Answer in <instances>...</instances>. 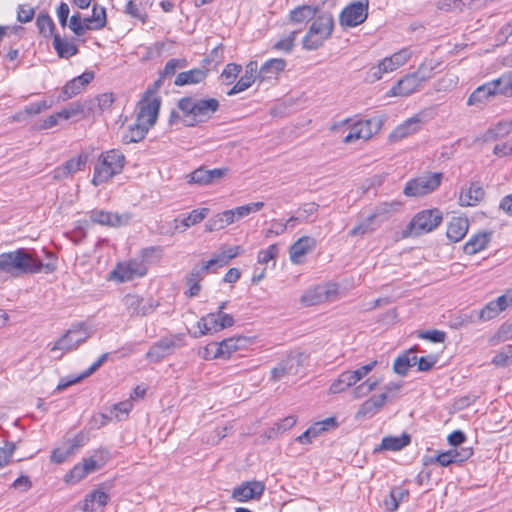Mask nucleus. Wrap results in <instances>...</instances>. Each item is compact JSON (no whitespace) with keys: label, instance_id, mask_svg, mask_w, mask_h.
Wrapping results in <instances>:
<instances>
[{"label":"nucleus","instance_id":"obj_59","mask_svg":"<svg viewBox=\"0 0 512 512\" xmlns=\"http://www.w3.org/2000/svg\"><path fill=\"white\" fill-rule=\"evenodd\" d=\"M69 28L75 35L81 36L86 30H90V25L87 22H84L80 13H76L72 15L69 20Z\"/></svg>","mask_w":512,"mask_h":512},{"label":"nucleus","instance_id":"obj_54","mask_svg":"<svg viewBox=\"0 0 512 512\" xmlns=\"http://www.w3.org/2000/svg\"><path fill=\"white\" fill-rule=\"evenodd\" d=\"M82 90H84V88L80 85V82L73 78L62 88L58 99L60 101H67L68 99L78 95Z\"/></svg>","mask_w":512,"mask_h":512},{"label":"nucleus","instance_id":"obj_9","mask_svg":"<svg viewBox=\"0 0 512 512\" xmlns=\"http://www.w3.org/2000/svg\"><path fill=\"white\" fill-rule=\"evenodd\" d=\"M368 7V0L347 5L339 16L341 26L355 27L362 24L368 17Z\"/></svg>","mask_w":512,"mask_h":512},{"label":"nucleus","instance_id":"obj_5","mask_svg":"<svg viewBox=\"0 0 512 512\" xmlns=\"http://www.w3.org/2000/svg\"><path fill=\"white\" fill-rule=\"evenodd\" d=\"M442 212L438 209L418 212L403 230V237L420 236L433 231L442 222Z\"/></svg>","mask_w":512,"mask_h":512},{"label":"nucleus","instance_id":"obj_53","mask_svg":"<svg viewBox=\"0 0 512 512\" xmlns=\"http://www.w3.org/2000/svg\"><path fill=\"white\" fill-rule=\"evenodd\" d=\"M378 227V224L374 221V219L368 215L365 220L355 226L353 229L349 231V235L352 237L365 235L368 233L374 232Z\"/></svg>","mask_w":512,"mask_h":512},{"label":"nucleus","instance_id":"obj_27","mask_svg":"<svg viewBox=\"0 0 512 512\" xmlns=\"http://www.w3.org/2000/svg\"><path fill=\"white\" fill-rule=\"evenodd\" d=\"M484 195V189L480 184L471 183L467 189L461 191L459 203L461 206H475L483 199Z\"/></svg>","mask_w":512,"mask_h":512},{"label":"nucleus","instance_id":"obj_14","mask_svg":"<svg viewBox=\"0 0 512 512\" xmlns=\"http://www.w3.org/2000/svg\"><path fill=\"white\" fill-rule=\"evenodd\" d=\"M512 305V292L499 296L496 300L487 303L481 310L477 311L478 321L485 322L494 319L502 311Z\"/></svg>","mask_w":512,"mask_h":512},{"label":"nucleus","instance_id":"obj_25","mask_svg":"<svg viewBox=\"0 0 512 512\" xmlns=\"http://www.w3.org/2000/svg\"><path fill=\"white\" fill-rule=\"evenodd\" d=\"M99 469L97 461L93 458L83 459L82 463L76 464L69 474L66 475V482L77 483L89 473Z\"/></svg>","mask_w":512,"mask_h":512},{"label":"nucleus","instance_id":"obj_46","mask_svg":"<svg viewBox=\"0 0 512 512\" xmlns=\"http://www.w3.org/2000/svg\"><path fill=\"white\" fill-rule=\"evenodd\" d=\"M213 267H216L215 261H212V259L202 262L201 264H196L190 273L186 277V282H196L199 283L203 280V278L206 276V274L212 269Z\"/></svg>","mask_w":512,"mask_h":512},{"label":"nucleus","instance_id":"obj_41","mask_svg":"<svg viewBox=\"0 0 512 512\" xmlns=\"http://www.w3.org/2000/svg\"><path fill=\"white\" fill-rule=\"evenodd\" d=\"M408 495L409 492L407 489L402 487H393L389 495L384 499V506L386 511L395 512L398 509L399 504Z\"/></svg>","mask_w":512,"mask_h":512},{"label":"nucleus","instance_id":"obj_15","mask_svg":"<svg viewBox=\"0 0 512 512\" xmlns=\"http://www.w3.org/2000/svg\"><path fill=\"white\" fill-rule=\"evenodd\" d=\"M472 455V447H462L460 449L453 448L438 454L434 458H430L429 462H436L442 467H447L451 464L462 463L468 460Z\"/></svg>","mask_w":512,"mask_h":512},{"label":"nucleus","instance_id":"obj_31","mask_svg":"<svg viewBox=\"0 0 512 512\" xmlns=\"http://www.w3.org/2000/svg\"><path fill=\"white\" fill-rule=\"evenodd\" d=\"M286 67V61L281 58H273L266 61L259 69L258 77L259 80L265 81L276 77Z\"/></svg>","mask_w":512,"mask_h":512},{"label":"nucleus","instance_id":"obj_35","mask_svg":"<svg viewBox=\"0 0 512 512\" xmlns=\"http://www.w3.org/2000/svg\"><path fill=\"white\" fill-rule=\"evenodd\" d=\"M411 441V437L407 433H403L400 436H386L382 439L381 444L378 450H389V451H398L402 448L409 445Z\"/></svg>","mask_w":512,"mask_h":512},{"label":"nucleus","instance_id":"obj_11","mask_svg":"<svg viewBox=\"0 0 512 512\" xmlns=\"http://www.w3.org/2000/svg\"><path fill=\"white\" fill-rule=\"evenodd\" d=\"M122 301L131 317L147 316L158 306V302L153 298L144 299L137 294H127L124 296Z\"/></svg>","mask_w":512,"mask_h":512},{"label":"nucleus","instance_id":"obj_40","mask_svg":"<svg viewBox=\"0 0 512 512\" xmlns=\"http://www.w3.org/2000/svg\"><path fill=\"white\" fill-rule=\"evenodd\" d=\"M53 47L60 58H69L78 53V47L66 39H62L59 34L53 37Z\"/></svg>","mask_w":512,"mask_h":512},{"label":"nucleus","instance_id":"obj_3","mask_svg":"<svg viewBox=\"0 0 512 512\" xmlns=\"http://www.w3.org/2000/svg\"><path fill=\"white\" fill-rule=\"evenodd\" d=\"M334 29V19L330 12L321 11L313 18L308 32L303 37V47L307 50H316L323 45Z\"/></svg>","mask_w":512,"mask_h":512},{"label":"nucleus","instance_id":"obj_58","mask_svg":"<svg viewBox=\"0 0 512 512\" xmlns=\"http://www.w3.org/2000/svg\"><path fill=\"white\" fill-rule=\"evenodd\" d=\"M241 71V65L236 63H229L223 69L220 77L222 78L224 84L230 85L236 80Z\"/></svg>","mask_w":512,"mask_h":512},{"label":"nucleus","instance_id":"obj_26","mask_svg":"<svg viewBox=\"0 0 512 512\" xmlns=\"http://www.w3.org/2000/svg\"><path fill=\"white\" fill-rule=\"evenodd\" d=\"M469 221L466 217L454 216L448 223L446 235L452 242H459L467 234Z\"/></svg>","mask_w":512,"mask_h":512},{"label":"nucleus","instance_id":"obj_24","mask_svg":"<svg viewBox=\"0 0 512 512\" xmlns=\"http://www.w3.org/2000/svg\"><path fill=\"white\" fill-rule=\"evenodd\" d=\"M176 347H178V344L175 338L165 337L151 346L146 357L153 362H158L170 354Z\"/></svg>","mask_w":512,"mask_h":512},{"label":"nucleus","instance_id":"obj_51","mask_svg":"<svg viewBox=\"0 0 512 512\" xmlns=\"http://www.w3.org/2000/svg\"><path fill=\"white\" fill-rule=\"evenodd\" d=\"M214 325V318L213 315L208 313L207 315L201 317L199 321L197 322V328L198 331H195L193 333L194 338H199L201 336L207 335V334H214L215 329H213Z\"/></svg>","mask_w":512,"mask_h":512},{"label":"nucleus","instance_id":"obj_2","mask_svg":"<svg viewBox=\"0 0 512 512\" xmlns=\"http://www.w3.org/2000/svg\"><path fill=\"white\" fill-rule=\"evenodd\" d=\"M177 106L183 113L184 125L194 127L211 119L218 111L220 103L216 98L185 96L178 100Z\"/></svg>","mask_w":512,"mask_h":512},{"label":"nucleus","instance_id":"obj_45","mask_svg":"<svg viewBox=\"0 0 512 512\" xmlns=\"http://www.w3.org/2000/svg\"><path fill=\"white\" fill-rule=\"evenodd\" d=\"M512 130V121H500L484 134L485 141H492L508 135Z\"/></svg>","mask_w":512,"mask_h":512},{"label":"nucleus","instance_id":"obj_17","mask_svg":"<svg viewBox=\"0 0 512 512\" xmlns=\"http://www.w3.org/2000/svg\"><path fill=\"white\" fill-rule=\"evenodd\" d=\"M94 113V100H84L70 103L67 107L58 112L61 119L68 120L80 116L86 118Z\"/></svg>","mask_w":512,"mask_h":512},{"label":"nucleus","instance_id":"obj_1","mask_svg":"<svg viewBox=\"0 0 512 512\" xmlns=\"http://www.w3.org/2000/svg\"><path fill=\"white\" fill-rule=\"evenodd\" d=\"M51 260L43 263L35 251L26 248H18L14 251L0 254V272L13 278L27 274H36L43 271L46 274L53 273L57 269L56 258L50 254Z\"/></svg>","mask_w":512,"mask_h":512},{"label":"nucleus","instance_id":"obj_37","mask_svg":"<svg viewBox=\"0 0 512 512\" xmlns=\"http://www.w3.org/2000/svg\"><path fill=\"white\" fill-rule=\"evenodd\" d=\"M108 501L109 495L106 492L94 490L86 495L82 509L84 512H94L96 504L100 507H104L107 505Z\"/></svg>","mask_w":512,"mask_h":512},{"label":"nucleus","instance_id":"obj_56","mask_svg":"<svg viewBox=\"0 0 512 512\" xmlns=\"http://www.w3.org/2000/svg\"><path fill=\"white\" fill-rule=\"evenodd\" d=\"M214 318L213 329H215V333L219 332L225 328H229L234 324V318L232 315L224 313L222 311H216L210 313Z\"/></svg>","mask_w":512,"mask_h":512},{"label":"nucleus","instance_id":"obj_4","mask_svg":"<svg viewBox=\"0 0 512 512\" xmlns=\"http://www.w3.org/2000/svg\"><path fill=\"white\" fill-rule=\"evenodd\" d=\"M125 161L124 154L117 149L103 152L95 164L92 184L98 186L107 182L113 176L120 174L124 168Z\"/></svg>","mask_w":512,"mask_h":512},{"label":"nucleus","instance_id":"obj_6","mask_svg":"<svg viewBox=\"0 0 512 512\" xmlns=\"http://www.w3.org/2000/svg\"><path fill=\"white\" fill-rule=\"evenodd\" d=\"M308 356L300 351H291L283 358L277 366L272 368L271 380L277 382L285 376H295L300 373Z\"/></svg>","mask_w":512,"mask_h":512},{"label":"nucleus","instance_id":"obj_42","mask_svg":"<svg viewBox=\"0 0 512 512\" xmlns=\"http://www.w3.org/2000/svg\"><path fill=\"white\" fill-rule=\"evenodd\" d=\"M494 93L512 97V73H505L499 78L490 81Z\"/></svg>","mask_w":512,"mask_h":512},{"label":"nucleus","instance_id":"obj_23","mask_svg":"<svg viewBox=\"0 0 512 512\" xmlns=\"http://www.w3.org/2000/svg\"><path fill=\"white\" fill-rule=\"evenodd\" d=\"M420 86L421 82L417 76L414 73H410L398 80L389 93L391 96H408L417 91Z\"/></svg>","mask_w":512,"mask_h":512},{"label":"nucleus","instance_id":"obj_48","mask_svg":"<svg viewBox=\"0 0 512 512\" xmlns=\"http://www.w3.org/2000/svg\"><path fill=\"white\" fill-rule=\"evenodd\" d=\"M242 249L240 246H230L225 250H222L220 253L213 254L211 259L215 261L216 267H223L228 262L237 257L241 253Z\"/></svg>","mask_w":512,"mask_h":512},{"label":"nucleus","instance_id":"obj_49","mask_svg":"<svg viewBox=\"0 0 512 512\" xmlns=\"http://www.w3.org/2000/svg\"><path fill=\"white\" fill-rule=\"evenodd\" d=\"M412 56V52L408 48H403L389 57H385V63L391 68V71L398 69L404 65Z\"/></svg>","mask_w":512,"mask_h":512},{"label":"nucleus","instance_id":"obj_28","mask_svg":"<svg viewBox=\"0 0 512 512\" xmlns=\"http://www.w3.org/2000/svg\"><path fill=\"white\" fill-rule=\"evenodd\" d=\"M319 13V6L300 5L289 13V21L294 24H304Z\"/></svg>","mask_w":512,"mask_h":512},{"label":"nucleus","instance_id":"obj_22","mask_svg":"<svg viewBox=\"0 0 512 512\" xmlns=\"http://www.w3.org/2000/svg\"><path fill=\"white\" fill-rule=\"evenodd\" d=\"M90 219L94 223L118 227L127 224L130 217L128 215H120L103 210H93L90 213Z\"/></svg>","mask_w":512,"mask_h":512},{"label":"nucleus","instance_id":"obj_10","mask_svg":"<svg viewBox=\"0 0 512 512\" xmlns=\"http://www.w3.org/2000/svg\"><path fill=\"white\" fill-rule=\"evenodd\" d=\"M147 273V266L143 260L131 259L126 262L118 263L111 275L119 282L131 281L138 277H143Z\"/></svg>","mask_w":512,"mask_h":512},{"label":"nucleus","instance_id":"obj_47","mask_svg":"<svg viewBox=\"0 0 512 512\" xmlns=\"http://www.w3.org/2000/svg\"><path fill=\"white\" fill-rule=\"evenodd\" d=\"M84 22L90 25V30H99L106 25V11L104 7L93 5L91 17L84 18Z\"/></svg>","mask_w":512,"mask_h":512},{"label":"nucleus","instance_id":"obj_34","mask_svg":"<svg viewBox=\"0 0 512 512\" xmlns=\"http://www.w3.org/2000/svg\"><path fill=\"white\" fill-rule=\"evenodd\" d=\"M233 223V213L232 211L225 210L221 213H218L208 219L205 223V231L206 232H214L224 229L226 226Z\"/></svg>","mask_w":512,"mask_h":512},{"label":"nucleus","instance_id":"obj_52","mask_svg":"<svg viewBox=\"0 0 512 512\" xmlns=\"http://www.w3.org/2000/svg\"><path fill=\"white\" fill-rule=\"evenodd\" d=\"M439 63L435 60H426L420 64L417 71L413 72L421 84L433 76V71L437 68Z\"/></svg>","mask_w":512,"mask_h":512},{"label":"nucleus","instance_id":"obj_60","mask_svg":"<svg viewBox=\"0 0 512 512\" xmlns=\"http://www.w3.org/2000/svg\"><path fill=\"white\" fill-rule=\"evenodd\" d=\"M299 33L298 30L291 32L286 37L278 40L274 45L273 49L278 51H284L286 53H289L293 50L294 42L296 39V35Z\"/></svg>","mask_w":512,"mask_h":512},{"label":"nucleus","instance_id":"obj_63","mask_svg":"<svg viewBox=\"0 0 512 512\" xmlns=\"http://www.w3.org/2000/svg\"><path fill=\"white\" fill-rule=\"evenodd\" d=\"M190 183H195L199 185H208L210 183L209 178V170L205 169L204 167H200L196 170H194L190 175Z\"/></svg>","mask_w":512,"mask_h":512},{"label":"nucleus","instance_id":"obj_61","mask_svg":"<svg viewBox=\"0 0 512 512\" xmlns=\"http://www.w3.org/2000/svg\"><path fill=\"white\" fill-rule=\"evenodd\" d=\"M322 432H324V428L319 425V423H315L313 426L309 427L304 433L297 437V441L302 444L311 443L312 440L318 437Z\"/></svg>","mask_w":512,"mask_h":512},{"label":"nucleus","instance_id":"obj_16","mask_svg":"<svg viewBox=\"0 0 512 512\" xmlns=\"http://www.w3.org/2000/svg\"><path fill=\"white\" fill-rule=\"evenodd\" d=\"M336 293L335 290H331L326 285H317L313 288L308 289L302 296H301V303L304 306H314L319 305L321 303H324L328 301L331 297V295H334Z\"/></svg>","mask_w":512,"mask_h":512},{"label":"nucleus","instance_id":"obj_12","mask_svg":"<svg viewBox=\"0 0 512 512\" xmlns=\"http://www.w3.org/2000/svg\"><path fill=\"white\" fill-rule=\"evenodd\" d=\"M160 106V97H150L144 94L137 105L136 120L151 128L157 120Z\"/></svg>","mask_w":512,"mask_h":512},{"label":"nucleus","instance_id":"obj_33","mask_svg":"<svg viewBox=\"0 0 512 512\" xmlns=\"http://www.w3.org/2000/svg\"><path fill=\"white\" fill-rule=\"evenodd\" d=\"M490 241V233L480 232L469 238L463 246V251L467 255H474L484 250Z\"/></svg>","mask_w":512,"mask_h":512},{"label":"nucleus","instance_id":"obj_39","mask_svg":"<svg viewBox=\"0 0 512 512\" xmlns=\"http://www.w3.org/2000/svg\"><path fill=\"white\" fill-rule=\"evenodd\" d=\"M494 90L490 81L477 87L468 97L467 105H481L489 100L490 97L495 96Z\"/></svg>","mask_w":512,"mask_h":512},{"label":"nucleus","instance_id":"obj_18","mask_svg":"<svg viewBox=\"0 0 512 512\" xmlns=\"http://www.w3.org/2000/svg\"><path fill=\"white\" fill-rule=\"evenodd\" d=\"M258 64L256 61H250L245 67V73L227 92L228 96H233L250 88L258 77Z\"/></svg>","mask_w":512,"mask_h":512},{"label":"nucleus","instance_id":"obj_8","mask_svg":"<svg viewBox=\"0 0 512 512\" xmlns=\"http://www.w3.org/2000/svg\"><path fill=\"white\" fill-rule=\"evenodd\" d=\"M442 180V173H427L406 183L403 193L408 197L424 196L436 190Z\"/></svg>","mask_w":512,"mask_h":512},{"label":"nucleus","instance_id":"obj_36","mask_svg":"<svg viewBox=\"0 0 512 512\" xmlns=\"http://www.w3.org/2000/svg\"><path fill=\"white\" fill-rule=\"evenodd\" d=\"M149 129L150 127L136 120V123L130 125L123 133L122 142L124 144L137 143L145 138Z\"/></svg>","mask_w":512,"mask_h":512},{"label":"nucleus","instance_id":"obj_50","mask_svg":"<svg viewBox=\"0 0 512 512\" xmlns=\"http://www.w3.org/2000/svg\"><path fill=\"white\" fill-rule=\"evenodd\" d=\"M36 26L43 37H54L55 24L48 14H40L36 19Z\"/></svg>","mask_w":512,"mask_h":512},{"label":"nucleus","instance_id":"obj_7","mask_svg":"<svg viewBox=\"0 0 512 512\" xmlns=\"http://www.w3.org/2000/svg\"><path fill=\"white\" fill-rule=\"evenodd\" d=\"M90 336L91 332L83 322L76 323L72 325L71 328L67 330L66 333L54 343V345L51 347V351L75 350L79 347V345L86 342Z\"/></svg>","mask_w":512,"mask_h":512},{"label":"nucleus","instance_id":"obj_57","mask_svg":"<svg viewBox=\"0 0 512 512\" xmlns=\"http://www.w3.org/2000/svg\"><path fill=\"white\" fill-rule=\"evenodd\" d=\"M497 367H507L512 364V345L503 347L492 359Z\"/></svg>","mask_w":512,"mask_h":512},{"label":"nucleus","instance_id":"obj_29","mask_svg":"<svg viewBox=\"0 0 512 512\" xmlns=\"http://www.w3.org/2000/svg\"><path fill=\"white\" fill-rule=\"evenodd\" d=\"M208 69L195 68L189 71L180 72L174 81L176 86H184L189 84H198L206 79Z\"/></svg>","mask_w":512,"mask_h":512},{"label":"nucleus","instance_id":"obj_43","mask_svg":"<svg viewBox=\"0 0 512 512\" xmlns=\"http://www.w3.org/2000/svg\"><path fill=\"white\" fill-rule=\"evenodd\" d=\"M357 383L355 377L352 374V371H344L342 372L339 377L330 385V392L332 394H338L349 387L355 385Z\"/></svg>","mask_w":512,"mask_h":512},{"label":"nucleus","instance_id":"obj_32","mask_svg":"<svg viewBox=\"0 0 512 512\" xmlns=\"http://www.w3.org/2000/svg\"><path fill=\"white\" fill-rule=\"evenodd\" d=\"M415 348H410L405 353L399 355L393 363V371L400 375L405 376L410 367L416 365Z\"/></svg>","mask_w":512,"mask_h":512},{"label":"nucleus","instance_id":"obj_64","mask_svg":"<svg viewBox=\"0 0 512 512\" xmlns=\"http://www.w3.org/2000/svg\"><path fill=\"white\" fill-rule=\"evenodd\" d=\"M224 45L220 43L217 45L212 51L209 53V55L204 58L203 62L207 65H210L214 63L215 65H219L224 60Z\"/></svg>","mask_w":512,"mask_h":512},{"label":"nucleus","instance_id":"obj_13","mask_svg":"<svg viewBox=\"0 0 512 512\" xmlns=\"http://www.w3.org/2000/svg\"><path fill=\"white\" fill-rule=\"evenodd\" d=\"M265 491V485L261 481H246L236 486L231 497L238 502H247L253 499H260Z\"/></svg>","mask_w":512,"mask_h":512},{"label":"nucleus","instance_id":"obj_20","mask_svg":"<svg viewBox=\"0 0 512 512\" xmlns=\"http://www.w3.org/2000/svg\"><path fill=\"white\" fill-rule=\"evenodd\" d=\"M87 162L86 155H78L66 161L63 165L58 166L53 171V178L55 180H62L68 178L72 174L83 169Z\"/></svg>","mask_w":512,"mask_h":512},{"label":"nucleus","instance_id":"obj_62","mask_svg":"<svg viewBox=\"0 0 512 512\" xmlns=\"http://www.w3.org/2000/svg\"><path fill=\"white\" fill-rule=\"evenodd\" d=\"M279 254L277 244H271L268 248L260 250L257 255V261L260 264H267L271 260H275Z\"/></svg>","mask_w":512,"mask_h":512},{"label":"nucleus","instance_id":"obj_30","mask_svg":"<svg viewBox=\"0 0 512 512\" xmlns=\"http://www.w3.org/2000/svg\"><path fill=\"white\" fill-rule=\"evenodd\" d=\"M400 207L401 202L399 201L382 202L374 208L370 216L379 226L380 223L388 220L394 213H396Z\"/></svg>","mask_w":512,"mask_h":512},{"label":"nucleus","instance_id":"obj_44","mask_svg":"<svg viewBox=\"0 0 512 512\" xmlns=\"http://www.w3.org/2000/svg\"><path fill=\"white\" fill-rule=\"evenodd\" d=\"M209 208L194 209L181 220L180 232L187 230L189 227L202 222L209 214Z\"/></svg>","mask_w":512,"mask_h":512},{"label":"nucleus","instance_id":"obj_55","mask_svg":"<svg viewBox=\"0 0 512 512\" xmlns=\"http://www.w3.org/2000/svg\"><path fill=\"white\" fill-rule=\"evenodd\" d=\"M188 62L185 58H172L167 61L164 68L160 71L162 78H169L175 75L176 71L185 68Z\"/></svg>","mask_w":512,"mask_h":512},{"label":"nucleus","instance_id":"obj_19","mask_svg":"<svg viewBox=\"0 0 512 512\" xmlns=\"http://www.w3.org/2000/svg\"><path fill=\"white\" fill-rule=\"evenodd\" d=\"M423 124V115L421 113L414 115L407 119L402 124L397 126L390 134V138L394 141L401 140L410 136L421 129Z\"/></svg>","mask_w":512,"mask_h":512},{"label":"nucleus","instance_id":"obj_38","mask_svg":"<svg viewBox=\"0 0 512 512\" xmlns=\"http://www.w3.org/2000/svg\"><path fill=\"white\" fill-rule=\"evenodd\" d=\"M109 354L104 353L102 354L88 369H86L84 372H82L78 377L71 379L67 382H60L57 385V390L61 391L66 389L68 386L78 383L79 381L89 377L94 372H96L108 359Z\"/></svg>","mask_w":512,"mask_h":512},{"label":"nucleus","instance_id":"obj_21","mask_svg":"<svg viewBox=\"0 0 512 512\" xmlns=\"http://www.w3.org/2000/svg\"><path fill=\"white\" fill-rule=\"evenodd\" d=\"M316 246V240L310 236H303L294 242L289 249L290 260L293 264H300L301 258L311 252Z\"/></svg>","mask_w":512,"mask_h":512}]
</instances>
